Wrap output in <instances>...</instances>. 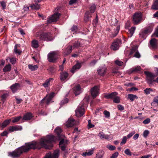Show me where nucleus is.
<instances>
[{
    "label": "nucleus",
    "mask_w": 158,
    "mask_h": 158,
    "mask_svg": "<svg viewBox=\"0 0 158 158\" xmlns=\"http://www.w3.org/2000/svg\"><path fill=\"white\" fill-rule=\"evenodd\" d=\"M55 137L52 135H48L41 138L39 142L33 141L26 144L14 151L8 153V155L13 158H16L20 156L23 152H26L31 149H40L44 148L46 149H51L52 146V142L55 140Z\"/></svg>",
    "instance_id": "obj_1"
},
{
    "label": "nucleus",
    "mask_w": 158,
    "mask_h": 158,
    "mask_svg": "<svg viewBox=\"0 0 158 158\" xmlns=\"http://www.w3.org/2000/svg\"><path fill=\"white\" fill-rule=\"evenodd\" d=\"M36 35L40 40L44 41H50L52 39L50 32H40L37 34Z\"/></svg>",
    "instance_id": "obj_2"
},
{
    "label": "nucleus",
    "mask_w": 158,
    "mask_h": 158,
    "mask_svg": "<svg viewBox=\"0 0 158 158\" xmlns=\"http://www.w3.org/2000/svg\"><path fill=\"white\" fill-rule=\"evenodd\" d=\"M144 73L147 76L146 80L149 84L151 85L153 81L158 83V77L156 80H154V78L156 77L155 75L148 71H145Z\"/></svg>",
    "instance_id": "obj_3"
},
{
    "label": "nucleus",
    "mask_w": 158,
    "mask_h": 158,
    "mask_svg": "<svg viewBox=\"0 0 158 158\" xmlns=\"http://www.w3.org/2000/svg\"><path fill=\"white\" fill-rule=\"evenodd\" d=\"M153 29L152 25L148 27L146 29L142 31L139 34V36L144 39L145 38V35L148 34L152 32Z\"/></svg>",
    "instance_id": "obj_4"
},
{
    "label": "nucleus",
    "mask_w": 158,
    "mask_h": 158,
    "mask_svg": "<svg viewBox=\"0 0 158 158\" xmlns=\"http://www.w3.org/2000/svg\"><path fill=\"white\" fill-rule=\"evenodd\" d=\"M82 103L75 110L76 115L77 117H81L83 115L84 113L85 109L84 108Z\"/></svg>",
    "instance_id": "obj_5"
},
{
    "label": "nucleus",
    "mask_w": 158,
    "mask_h": 158,
    "mask_svg": "<svg viewBox=\"0 0 158 158\" xmlns=\"http://www.w3.org/2000/svg\"><path fill=\"white\" fill-rule=\"evenodd\" d=\"M121 44V41L120 39H117L115 40L112 43L110 48L114 51L118 50Z\"/></svg>",
    "instance_id": "obj_6"
},
{
    "label": "nucleus",
    "mask_w": 158,
    "mask_h": 158,
    "mask_svg": "<svg viewBox=\"0 0 158 158\" xmlns=\"http://www.w3.org/2000/svg\"><path fill=\"white\" fill-rule=\"evenodd\" d=\"M142 19L141 14L140 13H135L133 17V21L134 24L137 25L140 23Z\"/></svg>",
    "instance_id": "obj_7"
},
{
    "label": "nucleus",
    "mask_w": 158,
    "mask_h": 158,
    "mask_svg": "<svg viewBox=\"0 0 158 158\" xmlns=\"http://www.w3.org/2000/svg\"><path fill=\"white\" fill-rule=\"evenodd\" d=\"M58 55L55 51L49 53L48 56V60L50 62H54L57 59Z\"/></svg>",
    "instance_id": "obj_8"
},
{
    "label": "nucleus",
    "mask_w": 158,
    "mask_h": 158,
    "mask_svg": "<svg viewBox=\"0 0 158 158\" xmlns=\"http://www.w3.org/2000/svg\"><path fill=\"white\" fill-rule=\"evenodd\" d=\"M59 153L58 150H55L52 154L51 152H48L44 158H58Z\"/></svg>",
    "instance_id": "obj_9"
},
{
    "label": "nucleus",
    "mask_w": 158,
    "mask_h": 158,
    "mask_svg": "<svg viewBox=\"0 0 158 158\" xmlns=\"http://www.w3.org/2000/svg\"><path fill=\"white\" fill-rule=\"evenodd\" d=\"M106 66L103 65L99 67L97 71L99 75L101 76H103L106 73Z\"/></svg>",
    "instance_id": "obj_10"
},
{
    "label": "nucleus",
    "mask_w": 158,
    "mask_h": 158,
    "mask_svg": "<svg viewBox=\"0 0 158 158\" xmlns=\"http://www.w3.org/2000/svg\"><path fill=\"white\" fill-rule=\"evenodd\" d=\"M60 15V14L59 13H56L54 14L52 17L50 18L47 20V23H51L52 22L56 21L59 19Z\"/></svg>",
    "instance_id": "obj_11"
},
{
    "label": "nucleus",
    "mask_w": 158,
    "mask_h": 158,
    "mask_svg": "<svg viewBox=\"0 0 158 158\" xmlns=\"http://www.w3.org/2000/svg\"><path fill=\"white\" fill-rule=\"evenodd\" d=\"M54 93L52 92L49 94L47 95L41 102H45L47 104H49L51 101L52 98L54 96Z\"/></svg>",
    "instance_id": "obj_12"
},
{
    "label": "nucleus",
    "mask_w": 158,
    "mask_h": 158,
    "mask_svg": "<svg viewBox=\"0 0 158 158\" xmlns=\"http://www.w3.org/2000/svg\"><path fill=\"white\" fill-rule=\"evenodd\" d=\"M23 127L21 126L15 125L10 126L8 128L7 131L10 132H12L14 131H21Z\"/></svg>",
    "instance_id": "obj_13"
},
{
    "label": "nucleus",
    "mask_w": 158,
    "mask_h": 158,
    "mask_svg": "<svg viewBox=\"0 0 158 158\" xmlns=\"http://www.w3.org/2000/svg\"><path fill=\"white\" fill-rule=\"evenodd\" d=\"M99 87L97 86L93 87L91 90V95L94 98H95L98 94Z\"/></svg>",
    "instance_id": "obj_14"
},
{
    "label": "nucleus",
    "mask_w": 158,
    "mask_h": 158,
    "mask_svg": "<svg viewBox=\"0 0 158 158\" xmlns=\"http://www.w3.org/2000/svg\"><path fill=\"white\" fill-rule=\"evenodd\" d=\"M76 121L74 119L70 118L66 123V126L67 127H70L75 125H77Z\"/></svg>",
    "instance_id": "obj_15"
},
{
    "label": "nucleus",
    "mask_w": 158,
    "mask_h": 158,
    "mask_svg": "<svg viewBox=\"0 0 158 158\" xmlns=\"http://www.w3.org/2000/svg\"><path fill=\"white\" fill-rule=\"evenodd\" d=\"M67 143L66 141H65L64 139H62L60 142L59 145L62 151H65V150Z\"/></svg>",
    "instance_id": "obj_16"
},
{
    "label": "nucleus",
    "mask_w": 158,
    "mask_h": 158,
    "mask_svg": "<svg viewBox=\"0 0 158 158\" xmlns=\"http://www.w3.org/2000/svg\"><path fill=\"white\" fill-rule=\"evenodd\" d=\"M69 76L68 73L66 72H63L60 73V79L62 81H66Z\"/></svg>",
    "instance_id": "obj_17"
},
{
    "label": "nucleus",
    "mask_w": 158,
    "mask_h": 158,
    "mask_svg": "<svg viewBox=\"0 0 158 158\" xmlns=\"http://www.w3.org/2000/svg\"><path fill=\"white\" fill-rule=\"evenodd\" d=\"M20 87V85L18 83H15L10 86V89L13 93L15 92Z\"/></svg>",
    "instance_id": "obj_18"
},
{
    "label": "nucleus",
    "mask_w": 158,
    "mask_h": 158,
    "mask_svg": "<svg viewBox=\"0 0 158 158\" xmlns=\"http://www.w3.org/2000/svg\"><path fill=\"white\" fill-rule=\"evenodd\" d=\"M119 27L117 26L115 29H114L112 33L110 34V36L111 38L116 36L118 34L119 30Z\"/></svg>",
    "instance_id": "obj_19"
},
{
    "label": "nucleus",
    "mask_w": 158,
    "mask_h": 158,
    "mask_svg": "<svg viewBox=\"0 0 158 158\" xmlns=\"http://www.w3.org/2000/svg\"><path fill=\"white\" fill-rule=\"evenodd\" d=\"M150 43L151 47L152 48H156L157 46V40L155 38L152 39L150 41Z\"/></svg>",
    "instance_id": "obj_20"
},
{
    "label": "nucleus",
    "mask_w": 158,
    "mask_h": 158,
    "mask_svg": "<svg viewBox=\"0 0 158 158\" xmlns=\"http://www.w3.org/2000/svg\"><path fill=\"white\" fill-rule=\"evenodd\" d=\"M98 135L101 139H110L109 135H105L102 132H100L98 133Z\"/></svg>",
    "instance_id": "obj_21"
},
{
    "label": "nucleus",
    "mask_w": 158,
    "mask_h": 158,
    "mask_svg": "<svg viewBox=\"0 0 158 158\" xmlns=\"http://www.w3.org/2000/svg\"><path fill=\"white\" fill-rule=\"evenodd\" d=\"M81 66V63H77L74 65L71 71L72 73H74L77 69H80Z\"/></svg>",
    "instance_id": "obj_22"
},
{
    "label": "nucleus",
    "mask_w": 158,
    "mask_h": 158,
    "mask_svg": "<svg viewBox=\"0 0 158 158\" xmlns=\"http://www.w3.org/2000/svg\"><path fill=\"white\" fill-rule=\"evenodd\" d=\"M74 93L76 95L79 94L81 93V88L79 85H78L73 88Z\"/></svg>",
    "instance_id": "obj_23"
},
{
    "label": "nucleus",
    "mask_w": 158,
    "mask_h": 158,
    "mask_svg": "<svg viewBox=\"0 0 158 158\" xmlns=\"http://www.w3.org/2000/svg\"><path fill=\"white\" fill-rule=\"evenodd\" d=\"M40 5L38 3H33L30 6V7L31 9L37 10L40 8Z\"/></svg>",
    "instance_id": "obj_24"
},
{
    "label": "nucleus",
    "mask_w": 158,
    "mask_h": 158,
    "mask_svg": "<svg viewBox=\"0 0 158 158\" xmlns=\"http://www.w3.org/2000/svg\"><path fill=\"white\" fill-rule=\"evenodd\" d=\"M117 95L116 92H113L110 94H107L105 96V97L106 99L114 98Z\"/></svg>",
    "instance_id": "obj_25"
},
{
    "label": "nucleus",
    "mask_w": 158,
    "mask_h": 158,
    "mask_svg": "<svg viewBox=\"0 0 158 158\" xmlns=\"http://www.w3.org/2000/svg\"><path fill=\"white\" fill-rule=\"evenodd\" d=\"M151 9L154 10H158V0H154Z\"/></svg>",
    "instance_id": "obj_26"
},
{
    "label": "nucleus",
    "mask_w": 158,
    "mask_h": 158,
    "mask_svg": "<svg viewBox=\"0 0 158 158\" xmlns=\"http://www.w3.org/2000/svg\"><path fill=\"white\" fill-rule=\"evenodd\" d=\"M31 46L34 48H37L39 46V42L38 41L34 40L31 42Z\"/></svg>",
    "instance_id": "obj_27"
},
{
    "label": "nucleus",
    "mask_w": 158,
    "mask_h": 158,
    "mask_svg": "<svg viewBox=\"0 0 158 158\" xmlns=\"http://www.w3.org/2000/svg\"><path fill=\"white\" fill-rule=\"evenodd\" d=\"M53 79L52 78H49L47 80L45 81V82L43 84V85L45 88L48 87L50 85V81L51 80H53Z\"/></svg>",
    "instance_id": "obj_28"
},
{
    "label": "nucleus",
    "mask_w": 158,
    "mask_h": 158,
    "mask_svg": "<svg viewBox=\"0 0 158 158\" xmlns=\"http://www.w3.org/2000/svg\"><path fill=\"white\" fill-rule=\"evenodd\" d=\"M72 50V46H68L65 50V54L66 55H68L71 52Z\"/></svg>",
    "instance_id": "obj_29"
},
{
    "label": "nucleus",
    "mask_w": 158,
    "mask_h": 158,
    "mask_svg": "<svg viewBox=\"0 0 158 158\" xmlns=\"http://www.w3.org/2000/svg\"><path fill=\"white\" fill-rule=\"evenodd\" d=\"M11 66L10 64L6 65L3 69V71L4 72H9L11 69Z\"/></svg>",
    "instance_id": "obj_30"
},
{
    "label": "nucleus",
    "mask_w": 158,
    "mask_h": 158,
    "mask_svg": "<svg viewBox=\"0 0 158 158\" xmlns=\"http://www.w3.org/2000/svg\"><path fill=\"white\" fill-rule=\"evenodd\" d=\"M11 121V119H6L5 120L3 123H2L1 125V127L2 128H4L6 127L7 125L9 124Z\"/></svg>",
    "instance_id": "obj_31"
},
{
    "label": "nucleus",
    "mask_w": 158,
    "mask_h": 158,
    "mask_svg": "<svg viewBox=\"0 0 158 158\" xmlns=\"http://www.w3.org/2000/svg\"><path fill=\"white\" fill-rule=\"evenodd\" d=\"M32 117V115L31 113H27L24 115L23 119L25 120H29Z\"/></svg>",
    "instance_id": "obj_32"
},
{
    "label": "nucleus",
    "mask_w": 158,
    "mask_h": 158,
    "mask_svg": "<svg viewBox=\"0 0 158 158\" xmlns=\"http://www.w3.org/2000/svg\"><path fill=\"white\" fill-rule=\"evenodd\" d=\"M62 130L59 127H57L55 130V133L57 135L59 138H60V133L62 132Z\"/></svg>",
    "instance_id": "obj_33"
},
{
    "label": "nucleus",
    "mask_w": 158,
    "mask_h": 158,
    "mask_svg": "<svg viewBox=\"0 0 158 158\" xmlns=\"http://www.w3.org/2000/svg\"><path fill=\"white\" fill-rule=\"evenodd\" d=\"M28 67L29 69L31 71L36 70L38 68V66L36 65H32L31 64H29Z\"/></svg>",
    "instance_id": "obj_34"
},
{
    "label": "nucleus",
    "mask_w": 158,
    "mask_h": 158,
    "mask_svg": "<svg viewBox=\"0 0 158 158\" xmlns=\"http://www.w3.org/2000/svg\"><path fill=\"white\" fill-rule=\"evenodd\" d=\"M138 46H133L131 49L130 52L129 54L130 55H131L134 53H135L138 50Z\"/></svg>",
    "instance_id": "obj_35"
},
{
    "label": "nucleus",
    "mask_w": 158,
    "mask_h": 158,
    "mask_svg": "<svg viewBox=\"0 0 158 158\" xmlns=\"http://www.w3.org/2000/svg\"><path fill=\"white\" fill-rule=\"evenodd\" d=\"M128 98L131 101H133L135 98L137 99V97L136 95L132 94H129L128 95Z\"/></svg>",
    "instance_id": "obj_36"
},
{
    "label": "nucleus",
    "mask_w": 158,
    "mask_h": 158,
    "mask_svg": "<svg viewBox=\"0 0 158 158\" xmlns=\"http://www.w3.org/2000/svg\"><path fill=\"white\" fill-rule=\"evenodd\" d=\"M141 70V68L140 66H137L135 68H133L131 69V73L134 72H137L140 71Z\"/></svg>",
    "instance_id": "obj_37"
},
{
    "label": "nucleus",
    "mask_w": 158,
    "mask_h": 158,
    "mask_svg": "<svg viewBox=\"0 0 158 158\" xmlns=\"http://www.w3.org/2000/svg\"><path fill=\"white\" fill-rule=\"evenodd\" d=\"M93 153V150H90L88 152H85L83 153L82 154V155L83 156H90Z\"/></svg>",
    "instance_id": "obj_38"
},
{
    "label": "nucleus",
    "mask_w": 158,
    "mask_h": 158,
    "mask_svg": "<svg viewBox=\"0 0 158 158\" xmlns=\"http://www.w3.org/2000/svg\"><path fill=\"white\" fill-rule=\"evenodd\" d=\"M21 118V116H19L17 117L13 118V120L12 121L13 123H15L18 122L20 119Z\"/></svg>",
    "instance_id": "obj_39"
},
{
    "label": "nucleus",
    "mask_w": 158,
    "mask_h": 158,
    "mask_svg": "<svg viewBox=\"0 0 158 158\" xmlns=\"http://www.w3.org/2000/svg\"><path fill=\"white\" fill-rule=\"evenodd\" d=\"M135 28V27H131L129 30V32L130 34V36L131 37L134 34Z\"/></svg>",
    "instance_id": "obj_40"
},
{
    "label": "nucleus",
    "mask_w": 158,
    "mask_h": 158,
    "mask_svg": "<svg viewBox=\"0 0 158 158\" xmlns=\"http://www.w3.org/2000/svg\"><path fill=\"white\" fill-rule=\"evenodd\" d=\"M96 6L94 4H93L90 7V11L91 13H93L95 10Z\"/></svg>",
    "instance_id": "obj_41"
},
{
    "label": "nucleus",
    "mask_w": 158,
    "mask_h": 158,
    "mask_svg": "<svg viewBox=\"0 0 158 158\" xmlns=\"http://www.w3.org/2000/svg\"><path fill=\"white\" fill-rule=\"evenodd\" d=\"M8 94L7 93L4 94L2 95L1 96V98H2V100L4 102L6 98L8 97Z\"/></svg>",
    "instance_id": "obj_42"
},
{
    "label": "nucleus",
    "mask_w": 158,
    "mask_h": 158,
    "mask_svg": "<svg viewBox=\"0 0 158 158\" xmlns=\"http://www.w3.org/2000/svg\"><path fill=\"white\" fill-rule=\"evenodd\" d=\"M89 12H87L86 13L85 17H84V20L85 21H87L89 20Z\"/></svg>",
    "instance_id": "obj_43"
},
{
    "label": "nucleus",
    "mask_w": 158,
    "mask_h": 158,
    "mask_svg": "<svg viewBox=\"0 0 158 158\" xmlns=\"http://www.w3.org/2000/svg\"><path fill=\"white\" fill-rule=\"evenodd\" d=\"M152 91V89L150 88H147L144 90V92L146 94H149Z\"/></svg>",
    "instance_id": "obj_44"
},
{
    "label": "nucleus",
    "mask_w": 158,
    "mask_h": 158,
    "mask_svg": "<svg viewBox=\"0 0 158 158\" xmlns=\"http://www.w3.org/2000/svg\"><path fill=\"white\" fill-rule=\"evenodd\" d=\"M106 147L110 150H114L116 148L114 146L110 145H107Z\"/></svg>",
    "instance_id": "obj_45"
},
{
    "label": "nucleus",
    "mask_w": 158,
    "mask_h": 158,
    "mask_svg": "<svg viewBox=\"0 0 158 158\" xmlns=\"http://www.w3.org/2000/svg\"><path fill=\"white\" fill-rule=\"evenodd\" d=\"M127 138L126 136H124L121 142L120 143V145H122L124 144L127 141Z\"/></svg>",
    "instance_id": "obj_46"
},
{
    "label": "nucleus",
    "mask_w": 158,
    "mask_h": 158,
    "mask_svg": "<svg viewBox=\"0 0 158 158\" xmlns=\"http://www.w3.org/2000/svg\"><path fill=\"white\" fill-rule=\"evenodd\" d=\"M120 98L118 97L115 96L113 99V102L115 103H118L120 102Z\"/></svg>",
    "instance_id": "obj_47"
},
{
    "label": "nucleus",
    "mask_w": 158,
    "mask_h": 158,
    "mask_svg": "<svg viewBox=\"0 0 158 158\" xmlns=\"http://www.w3.org/2000/svg\"><path fill=\"white\" fill-rule=\"evenodd\" d=\"M124 153L125 154L127 155L131 156V153L130 149L128 148L126 149L124 151Z\"/></svg>",
    "instance_id": "obj_48"
},
{
    "label": "nucleus",
    "mask_w": 158,
    "mask_h": 158,
    "mask_svg": "<svg viewBox=\"0 0 158 158\" xmlns=\"http://www.w3.org/2000/svg\"><path fill=\"white\" fill-rule=\"evenodd\" d=\"M149 131L148 130H145L143 133V136L145 138L147 137L148 135L149 134Z\"/></svg>",
    "instance_id": "obj_49"
},
{
    "label": "nucleus",
    "mask_w": 158,
    "mask_h": 158,
    "mask_svg": "<svg viewBox=\"0 0 158 158\" xmlns=\"http://www.w3.org/2000/svg\"><path fill=\"white\" fill-rule=\"evenodd\" d=\"M80 45V43L78 41L75 42L73 44V48H78L79 47Z\"/></svg>",
    "instance_id": "obj_50"
},
{
    "label": "nucleus",
    "mask_w": 158,
    "mask_h": 158,
    "mask_svg": "<svg viewBox=\"0 0 158 158\" xmlns=\"http://www.w3.org/2000/svg\"><path fill=\"white\" fill-rule=\"evenodd\" d=\"M98 23V16L97 15H96V19L94 20H93V24L95 27L96 26Z\"/></svg>",
    "instance_id": "obj_51"
},
{
    "label": "nucleus",
    "mask_w": 158,
    "mask_h": 158,
    "mask_svg": "<svg viewBox=\"0 0 158 158\" xmlns=\"http://www.w3.org/2000/svg\"><path fill=\"white\" fill-rule=\"evenodd\" d=\"M16 61V59L15 57H12L10 59V61L12 64L15 63Z\"/></svg>",
    "instance_id": "obj_52"
},
{
    "label": "nucleus",
    "mask_w": 158,
    "mask_h": 158,
    "mask_svg": "<svg viewBox=\"0 0 158 158\" xmlns=\"http://www.w3.org/2000/svg\"><path fill=\"white\" fill-rule=\"evenodd\" d=\"M135 131H133L127 135V138H129L131 137L134 135L135 133Z\"/></svg>",
    "instance_id": "obj_53"
},
{
    "label": "nucleus",
    "mask_w": 158,
    "mask_h": 158,
    "mask_svg": "<svg viewBox=\"0 0 158 158\" xmlns=\"http://www.w3.org/2000/svg\"><path fill=\"white\" fill-rule=\"evenodd\" d=\"M115 63L116 64L119 66H121L123 64V62H122L118 60H116L115 61Z\"/></svg>",
    "instance_id": "obj_54"
},
{
    "label": "nucleus",
    "mask_w": 158,
    "mask_h": 158,
    "mask_svg": "<svg viewBox=\"0 0 158 158\" xmlns=\"http://www.w3.org/2000/svg\"><path fill=\"white\" fill-rule=\"evenodd\" d=\"M118 155V152H116L113 154L110 158H116Z\"/></svg>",
    "instance_id": "obj_55"
},
{
    "label": "nucleus",
    "mask_w": 158,
    "mask_h": 158,
    "mask_svg": "<svg viewBox=\"0 0 158 158\" xmlns=\"http://www.w3.org/2000/svg\"><path fill=\"white\" fill-rule=\"evenodd\" d=\"M15 99L16 103L18 104L20 103L23 101L22 99L19 98H18L17 97H15Z\"/></svg>",
    "instance_id": "obj_56"
},
{
    "label": "nucleus",
    "mask_w": 158,
    "mask_h": 158,
    "mask_svg": "<svg viewBox=\"0 0 158 158\" xmlns=\"http://www.w3.org/2000/svg\"><path fill=\"white\" fill-rule=\"evenodd\" d=\"M104 114L105 115V117L108 118L110 116V113L109 112L105 110L104 111Z\"/></svg>",
    "instance_id": "obj_57"
},
{
    "label": "nucleus",
    "mask_w": 158,
    "mask_h": 158,
    "mask_svg": "<svg viewBox=\"0 0 158 158\" xmlns=\"http://www.w3.org/2000/svg\"><path fill=\"white\" fill-rule=\"evenodd\" d=\"M77 29V27L76 26H73L71 28V30L73 32H76Z\"/></svg>",
    "instance_id": "obj_58"
},
{
    "label": "nucleus",
    "mask_w": 158,
    "mask_h": 158,
    "mask_svg": "<svg viewBox=\"0 0 158 158\" xmlns=\"http://www.w3.org/2000/svg\"><path fill=\"white\" fill-rule=\"evenodd\" d=\"M134 56L137 58L140 57V55L138 51L135 53Z\"/></svg>",
    "instance_id": "obj_59"
},
{
    "label": "nucleus",
    "mask_w": 158,
    "mask_h": 158,
    "mask_svg": "<svg viewBox=\"0 0 158 158\" xmlns=\"http://www.w3.org/2000/svg\"><path fill=\"white\" fill-rule=\"evenodd\" d=\"M150 122V119L149 118H147L143 121V123L145 124H148Z\"/></svg>",
    "instance_id": "obj_60"
},
{
    "label": "nucleus",
    "mask_w": 158,
    "mask_h": 158,
    "mask_svg": "<svg viewBox=\"0 0 158 158\" xmlns=\"http://www.w3.org/2000/svg\"><path fill=\"white\" fill-rule=\"evenodd\" d=\"M88 126L90 128L93 127H94V124H92L91 123V121L90 120H88Z\"/></svg>",
    "instance_id": "obj_61"
},
{
    "label": "nucleus",
    "mask_w": 158,
    "mask_h": 158,
    "mask_svg": "<svg viewBox=\"0 0 158 158\" xmlns=\"http://www.w3.org/2000/svg\"><path fill=\"white\" fill-rule=\"evenodd\" d=\"M1 5L3 9H4L6 7V3L3 1L1 2Z\"/></svg>",
    "instance_id": "obj_62"
},
{
    "label": "nucleus",
    "mask_w": 158,
    "mask_h": 158,
    "mask_svg": "<svg viewBox=\"0 0 158 158\" xmlns=\"http://www.w3.org/2000/svg\"><path fill=\"white\" fill-rule=\"evenodd\" d=\"M68 102V100L67 98H65L63 100L60 102L61 104H64L67 103Z\"/></svg>",
    "instance_id": "obj_63"
},
{
    "label": "nucleus",
    "mask_w": 158,
    "mask_h": 158,
    "mask_svg": "<svg viewBox=\"0 0 158 158\" xmlns=\"http://www.w3.org/2000/svg\"><path fill=\"white\" fill-rule=\"evenodd\" d=\"M153 102L156 103H158V95L154 97Z\"/></svg>",
    "instance_id": "obj_64"
}]
</instances>
